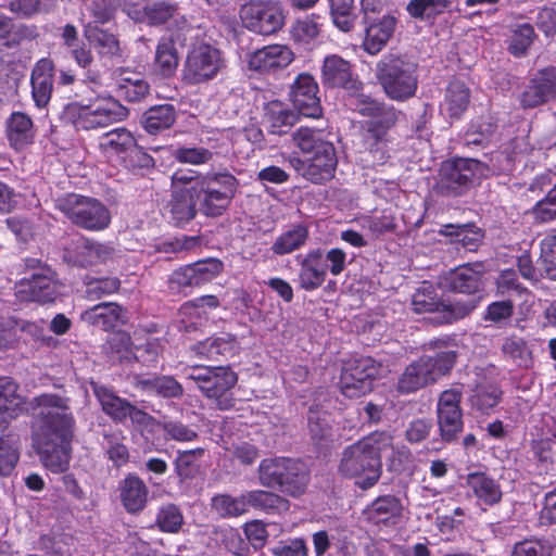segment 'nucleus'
Returning a JSON list of instances; mask_svg holds the SVG:
<instances>
[{
	"mask_svg": "<svg viewBox=\"0 0 556 556\" xmlns=\"http://www.w3.org/2000/svg\"><path fill=\"white\" fill-rule=\"evenodd\" d=\"M34 414L31 440L43 466L51 472H65L70 467L71 442L75 419L70 399L54 393L33 399Z\"/></svg>",
	"mask_w": 556,
	"mask_h": 556,
	"instance_id": "obj_1",
	"label": "nucleus"
},
{
	"mask_svg": "<svg viewBox=\"0 0 556 556\" xmlns=\"http://www.w3.org/2000/svg\"><path fill=\"white\" fill-rule=\"evenodd\" d=\"M293 138L302 152L311 154L306 160L296 159L294 167L313 184H324L333 178L338 157L332 142L321 138L320 130L300 127Z\"/></svg>",
	"mask_w": 556,
	"mask_h": 556,
	"instance_id": "obj_2",
	"label": "nucleus"
},
{
	"mask_svg": "<svg viewBox=\"0 0 556 556\" xmlns=\"http://www.w3.org/2000/svg\"><path fill=\"white\" fill-rule=\"evenodd\" d=\"M417 63L405 54H384L376 65V78L384 94L397 102L413 98L418 88Z\"/></svg>",
	"mask_w": 556,
	"mask_h": 556,
	"instance_id": "obj_3",
	"label": "nucleus"
},
{
	"mask_svg": "<svg viewBox=\"0 0 556 556\" xmlns=\"http://www.w3.org/2000/svg\"><path fill=\"white\" fill-rule=\"evenodd\" d=\"M258 482L268 489L299 497L309 482V473L299 459L289 457L265 458L257 468Z\"/></svg>",
	"mask_w": 556,
	"mask_h": 556,
	"instance_id": "obj_4",
	"label": "nucleus"
},
{
	"mask_svg": "<svg viewBox=\"0 0 556 556\" xmlns=\"http://www.w3.org/2000/svg\"><path fill=\"white\" fill-rule=\"evenodd\" d=\"M488 164L470 157H453L441 164L438 191L447 197H460L489 177Z\"/></svg>",
	"mask_w": 556,
	"mask_h": 556,
	"instance_id": "obj_5",
	"label": "nucleus"
},
{
	"mask_svg": "<svg viewBox=\"0 0 556 556\" xmlns=\"http://www.w3.org/2000/svg\"><path fill=\"white\" fill-rule=\"evenodd\" d=\"M128 114L125 106L116 101L93 108L71 102L64 105L60 118L73 125L77 130H98L123 121Z\"/></svg>",
	"mask_w": 556,
	"mask_h": 556,
	"instance_id": "obj_6",
	"label": "nucleus"
},
{
	"mask_svg": "<svg viewBox=\"0 0 556 556\" xmlns=\"http://www.w3.org/2000/svg\"><path fill=\"white\" fill-rule=\"evenodd\" d=\"M201 198L200 211L208 217L224 214L235 198L239 181L228 172L206 174L194 182Z\"/></svg>",
	"mask_w": 556,
	"mask_h": 556,
	"instance_id": "obj_7",
	"label": "nucleus"
},
{
	"mask_svg": "<svg viewBox=\"0 0 556 556\" xmlns=\"http://www.w3.org/2000/svg\"><path fill=\"white\" fill-rule=\"evenodd\" d=\"M56 207L77 227L90 231L105 229L111 223L109 208L98 199L67 194L56 202Z\"/></svg>",
	"mask_w": 556,
	"mask_h": 556,
	"instance_id": "obj_8",
	"label": "nucleus"
},
{
	"mask_svg": "<svg viewBox=\"0 0 556 556\" xmlns=\"http://www.w3.org/2000/svg\"><path fill=\"white\" fill-rule=\"evenodd\" d=\"M354 97L353 105L363 116L372 117L367 123L365 143L370 150H381L388 130L395 125L397 112L392 105L380 102L369 96L361 93L351 94Z\"/></svg>",
	"mask_w": 556,
	"mask_h": 556,
	"instance_id": "obj_9",
	"label": "nucleus"
},
{
	"mask_svg": "<svg viewBox=\"0 0 556 556\" xmlns=\"http://www.w3.org/2000/svg\"><path fill=\"white\" fill-rule=\"evenodd\" d=\"M189 379L195 382L207 399L214 401L218 409L227 410L235 405L230 390L237 383L238 377L229 366L195 368Z\"/></svg>",
	"mask_w": 556,
	"mask_h": 556,
	"instance_id": "obj_10",
	"label": "nucleus"
},
{
	"mask_svg": "<svg viewBox=\"0 0 556 556\" xmlns=\"http://www.w3.org/2000/svg\"><path fill=\"white\" fill-rule=\"evenodd\" d=\"M225 66L219 49L208 45H193L182 64L181 79L187 85H199L214 79Z\"/></svg>",
	"mask_w": 556,
	"mask_h": 556,
	"instance_id": "obj_11",
	"label": "nucleus"
},
{
	"mask_svg": "<svg viewBox=\"0 0 556 556\" xmlns=\"http://www.w3.org/2000/svg\"><path fill=\"white\" fill-rule=\"evenodd\" d=\"M381 365L370 356H361L343 363L339 388L349 399H357L369 393L374 381L380 375Z\"/></svg>",
	"mask_w": 556,
	"mask_h": 556,
	"instance_id": "obj_12",
	"label": "nucleus"
},
{
	"mask_svg": "<svg viewBox=\"0 0 556 556\" xmlns=\"http://www.w3.org/2000/svg\"><path fill=\"white\" fill-rule=\"evenodd\" d=\"M339 472L344 477L355 478L356 485L369 489L381 477L382 462L358 443L348 446L342 453Z\"/></svg>",
	"mask_w": 556,
	"mask_h": 556,
	"instance_id": "obj_13",
	"label": "nucleus"
},
{
	"mask_svg": "<svg viewBox=\"0 0 556 556\" xmlns=\"http://www.w3.org/2000/svg\"><path fill=\"white\" fill-rule=\"evenodd\" d=\"M413 307L418 314H437V324H452L470 315L479 305V298L466 301L442 300L431 295V292L417 291L413 295Z\"/></svg>",
	"mask_w": 556,
	"mask_h": 556,
	"instance_id": "obj_14",
	"label": "nucleus"
},
{
	"mask_svg": "<svg viewBox=\"0 0 556 556\" xmlns=\"http://www.w3.org/2000/svg\"><path fill=\"white\" fill-rule=\"evenodd\" d=\"M243 26L260 35H273L285 24L280 4L274 0H249L239 11Z\"/></svg>",
	"mask_w": 556,
	"mask_h": 556,
	"instance_id": "obj_15",
	"label": "nucleus"
},
{
	"mask_svg": "<svg viewBox=\"0 0 556 556\" xmlns=\"http://www.w3.org/2000/svg\"><path fill=\"white\" fill-rule=\"evenodd\" d=\"M17 298L21 301L52 303L60 295V285L50 267H40V273H30L17 285Z\"/></svg>",
	"mask_w": 556,
	"mask_h": 556,
	"instance_id": "obj_16",
	"label": "nucleus"
},
{
	"mask_svg": "<svg viewBox=\"0 0 556 556\" xmlns=\"http://www.w3.org/2000/svg\"><path fill=\"white\" fill-rule=\"evenodd\" d=\"M462 392L445 390L440 394L437 407L438 426L443 442L450 443L458 438L463 430V413L459 406Z\"/></svg>",
	"mask_w": 556,
	"mask_h": 556,
	"instance_id": "obj_17",
	"label": "nucleus"
},
{
	"mask_svg": "<svg viewBox=\"0 0 556 556\" xmlns=\"http://www.w3.org/2000/svg\"><path fill=\"white\" fill-rule=\"evenodd\" d=\"M486 267L482 262L467 263L456 267L446 278L450 291L471 295L470 299L482 300L486 283Z\"/></svg>",
	"mask_w": 556,
	"mask_h": 556,
	"instance_id": "obj_18",
	"label": "nucleus"
},
{
	"mask_svg": "<svg viewBox=\"0 0 556 556\" xmlns=\"http://www.w3.org/2000/svg\"><path fill=\"white\" fill-rule=\"evenodd\" d=\"M318 84L308 73L298 75L290 87V100L305 117L318 118L323 114Z\"/></svg>",
	"mask_w": 556,
	"mask_h": 556,
	"instance_id": "obj_19",
	"label": "nucleus"
},
{
	"mask_svg": "<svg viewBox=\"0 0 556 556\" xmlns=\"http://www.w3.org/2000/svg\"><path fill=\"white\" fill-rule=\"evenodd\" d=\"M321 84L326 88H343L350 94H356L363 89L362 81L353 74L351 63L337 54L325 58Z\"/></svg>",
	"mask_w": 556,
	"mask_h": 556,
	"instance_id": "obj_20",
	"label": "nucleus"
},
{
	"mask_svg": "<svg viewBox=\"0 0 556 556\" xmlns=\"http://www.w3.org/2000/svg\"><path fill=\"white\" fill-rule=\"evenodd\" d=\"M556 96V67L539 71L520 96L522 108L532 109L546 103Z\"/></svg>",
	"mask_w": 556,
	"mask_h": 556,
	"instance_id": "obj_21",
	"label": "nucleus"
},
{
	"mask_svg": "<svg viewBox=\"0 0 556 556\" xmlns=\"http://www.w3.org/2000/svg\"><path fill=\"white\" fill-rule=\"evenodd\" d=\"M223 263L216 258H207L195 262L177 269L172 281L179 287H200L212 281L223 270Z\"/></svg>",
	"mask_w": 556,
	"mask_h": 556,
	"instance_id": "obj_22",
	"label": "nucleus"
},
{
	"mask_svg": "<svg viewBox=\"0 0 556 556\" xmlns=\"http://www.w3.org/2000/svg\"><path fill=\"white\" fill-rule=\"evenodd\" d=\"M290 48L271 45L258 49L249 56V68L262 73H270L287 67L293 61Z\"/></svg>",
	"mask_w": 556,
	"mask_h": 556,
	"instance_id": "obj_23",
	"label": "nucleus"
},
{
	"mask_svg": "<svg viewBox=\"0 0 556 556\" xmlns=\"http://www.w3.org/2000/svg\"><path fill=\"white\" fill-rule=\"evenodd\" d=\"M363 24L365 27L364 49L370 54H377L392 38L396 26V18L388 13L366 21Z\"/></svg>",
	"mask_w": 556,
	"mask_h": 556,
	"instance_id": "obj_24",
	"label": "nucleus"
},
{
	"mask_svg": "<svg viewBox=\"0 0 556 556\" xmlns=\"http://www.w3.org/2000/svg\"><path fill=\"white\" fill-rule=\"evenodd\" d=\"M300 264L299 283L305 291L318 289L326 279L327 267L324 265V252L320 249L309 251L305 256H298Z\"/></svg>",
	"mask_w": 556,
	"mask_h": 556,
	"instance_id": "obj_25",
	"label": "nucleus"
},
{
	"mask_svg": "<svg viewBox=\"0 0 556 556\" xmlns=\"http://www.w3.org/2000/svg\"><path fill=\"white\" fill-rule=\"evenodd\" d=\"M54 64L50 59L39 60L30 76L31 96L38 108H45L49 103L54 84Z\"/></svg>",
	"mask_w": 556,
	"mask_h": 556,
	"instance_id": "obj_26",
	"label": "nucleus"
},
{
	"mask_svg": "<svg viewBox=\"0 0 556 556\" xmlns=\"http://www.w3.org/2000/svg\"><path fill=\"white\" fill-rule=\"evenodd\" d=\"M201 198L195 185L173 189L170 213L177 224L188 223L197 215Z\"/></svg>",
	"mask_w": 556,
	"mask_h": 556,
	"instance_id": "obj_27",
	"label": "nucleus"
},
{
	"mask_svg": "<svg viewBox=\"0 0 556 556\" xmlns=\"http://www.w3.org/2000/svg\"><path fill=\"white\" fill-rule=\"evenodd\" d=\"M428 366L422 356L407 365L399 377L396 383L397 393L410 394L434 383V378L431 376Z\"/></svg>",
	"mask_w": 556,
	"mask_h": 556,
	"instance_id": "obj_28",
	"label": "nucleus"
},
{
	"mask_svg": "<svg viewBox=\"0 0 556 556\" xmlns=\"http://www.w3.org/2000/svg\"><path fill=\"white\" fill-rule=\"evenodd\" d=\"M121 502L127 513L136 515L143 510L149 490L138 476L129 473L119 484Z\"/></svg>",
	"mask_w": 556,
	"mask_h": 556,
	"instance_id": "obj_29",
	"label": "nucleus"
},
{
	"mask_svg": "<svg viewBox=\"0 0 556 556\" xmlns=\"http://www.w3.org/2000/svg\"><path fill=\"white\" fill-rule=\"evenodd\" d=\"M90 387L103 413L114 422L124 424L130 402L116 395L115 392L106 386L91 381Z\"/></svg>",
	"mask_w": 556,
	"mask_h": 556,
	"instance_id": "obj_30",
	"label": "nucleus"
},
{
	"mask_svg": "<svg viewBox=\"0 0 556 556\" xmlns=\"http://www.w3.org/2000/svg\"><path fill=\"white\" fill-rule=\"evenodd\" d=\"M125 313L121 305L103 302L83 312L81 319L92 326L109 330L116 327L118 323H125Z\"/></svg>",
	"mask_w": 556,
	"mask_h": 556,
	"instance_id": "obj_31",
	"label": "nucleus"
},
{
	"mask_svg": "<svg viewBox=\"0 0 556 556\" xmlns=\"http://www.w3.org/2000/svg\"><path fill=\"white\" fill-rule=\"evenodd\" d=\"M7 137L15 150L33 143L35 129L31 118L23 112H13L7 121Z\"/></svg>",
	"mask_w": 556,
	"mask_h": 556,
	"instance_id": "obj_32",
	"label": "nucleus"
},
{
	"mask_svg": "<svg viewBox=\"0 0 556 556\" xmlns=\"http://www.w3.org/2000/svg\"><path fill=\"white\" fill-rule=\"evenodd\" d=\"M24 400L11 377H0V421L9 422L23 412Z\"/></svg>",
	"mask_w": 556,
	"mask_h": 556,
	"instance_id": "obj_33",
	"label": "nucleus"
},
{
	"mask_svg": "<svg viewBox=\"0 0 556 556\" xmlns=\"http://www.w3.org/2000/svg\"><path fill=\"white\" fill-rule=\"evenodd\" d=\"M176 121V109L166 103L149 108L141 116L140 124L151 135L169 129Z\"/></svg>",
	"mask_w": 556,
	"mask_h": 556,
	"instance_id": "obj_34",
	"label": "nucleus"
},
{
	"mask_svg": "<svg viewBox=\"0 0 556 556\" xmlns=\"http://www.w3.org/2000/svg\"><path fill=\"white\" fill-rule=\"evenodd\" d=\"M430 349H441L446 345L444 340L430 341L427 344ZM425 363L429 365L431 376L434 382L438 378L447 375L454 367L457 358V352L451 349L439 350L433 356L424 355Z\"/></svg>",
	"mask_w": 556,
	"mask_h": 556,
	"instance_id": "obj_35",
	"label": "nucleus"
},
{
	"mask_svg": "<svg viewBox=\"0 0 556 556\" xmlns=\"http://www.w3.org/2000/svg\"><path fill=\"white\" fill-rule=\"evenodd\" d=\"M179 64L176 42L172 37H162L157 42L154 68L163 77H172Z\"/></svg>",
	"mask_w": 556,
	"mask_h": 556,
	"instance_id": "obj_36",
	"label": "nucleus"
},
{
	"mask_svg": "<svg viewBox=\"0 0 556 556\" xmlns=\"http://www.w3.org/2000/svg\"><path fill=\"white\" fill-rule=\"evenodd\" d=\"M135 138L126 128L119 127L105 132L99 141L100 151L108 157L122 156L134 147Z\"/></svg>",
	"mask_w": 556,
	"mask_h": 556,
	"instance_id": "obj_37",
	"label": "nucleus"
},
{
	"mask_svg": "<svg viewBox=\"0 0 556 556\" xmlns=\"http://www.w3.org/2000/svg\"><path fill=\"white\" fill-rule=\"evenodd\" d=\"M84 35L99 54L110 58L121 55L119 42L113 34L99 28L93 23H88L85 25Z\"/></svg>",
	"mask_w": 556,
	"mask_h": 556,
	"instance_id": "obj_38",
	"label": "nucleus"
},
{
	"mask_svg": "<svg viewBox=\"0 0 556 556\" xmlns=\"http://www.w3.org/2000/svg\"><path fill=\"white\" fill-rule=\"evenodd\" d=\"M137 384L142 391L164 399L180 397L184 393L182 386L172 376L140 379Z\"/></svg>",
	"mask_w": 556,
	"mask_h": 556,
	"instance_id": "obj_39",
	"label": "nucleus"
},
{
	"mask_svg": "<svg viewBox=\"0 0 556 556\" xmlns=\"http://www.w3.org/2000/svg\"><path fill=\"white\" fill-rule=\"evenodd\" d=\"M467 483L476 496L488 505H494L502 498L500 485L483 472L469 473Z\"/></svg>",
	"mask_w": 556,
	"mask_h": 556,
	"instance_id": "obj_40",
	"label": "nucleus"
},
{
	"mask_svg": "<svg viewBox=\"0 0 556 556\" xmlns=\"http://www.w3.org/2000/svg\"><path fill=\"white\" fill-rule=\"evenodd\" d=\"M236 337L226 334L225 337L210 338L199 341L193 350L199 355H203L208 359L217 361L219 356L231 355L236 349Z\"/></svg>",
	"mask_w": 556,
	"mask_h": 556,
	"instance_id": "obj_41",
	"label": "nucleus"
},
{
	"mask_svg": "<svg viewBox=\"0 0 556 556\" xmlns=\"http://www.w3.org/2000/svg\"><path fill=\"white\" fill-rule=\"evenodd\" d=\"M442 233L455 237V242L469 252L478 250L484 236L482 229L472 224L446 225Z\"/></svg>",
	"mask_w": 556,
	"mask_h": 556,
	"instance_id": "obj_42",
	"label": "nucleus"
},
{
	"mask_svg": "<svg viewBox=\"0 0 556 556\" xmlns=\"http://www.w3.org/2000/svg\"><path fill=\"white\" fill-rule=\"evenodd\" d=\"M329 3L330 16L337 28L348 33L351 31L357 21L354 0H327Z\"/></svg>",
	"mask_w": 556,
	"mask_h": 556,
	"instance_id": "obj_43",
	"label": "nucleus"
},
{
	"mask_svg": "<svg viewBox=\"0 0 556 556\" xmlns=\"http://www.w3.org/2000/svg\"><path fill=\"white\" fill-rule=\"evenodd\" d=\"M446 110L452 117H459L470 102V90L460 80L451 81L445 93Z\"/></svg>",
	"mask_w": 556,
	"mask_h": 556,
	"instance_id": "obj_44",
	"label": "nucleus"
},
{
	"mask_svg": "<svg viewBox=\"0 0 556 556\" xmlns=\"http://www.w3.org/2000/svg\"><path fill=\"white\" fill-rule=\"evenodd\" d=\"M91 241L81 237L63 249V261L68 265L88 267L93 265Z\"/></svg>",
	"mask_w": 556,
	"mask_h": 556,
	"instance_id": "obj_45",
	"label": "nucleus"
},
{
	"mask_svg": "<svg viewBox=\"0 0 556 556\" xmlns=\"http://www.w3.org/2000/svg\"><path fill=\"white\" fill-rule=\"evenodd\" d=\"M249 507H254L268 513L287 510L289 501L269 491L254 490L247 492Z\"/></svg>",
	"mask_w": 556,
	"mask_h": 556,
	"instance_id": "obj_46",
	"label": "nucleus"
},
{
	"mask_svg": "<svg viewBox=\"0 0 556 556\" xmlns=\"http://www.w3.org/2000/svg\"><path fill=\"white\" fill-rule=\"evenodd\" d=\"M307 238V228L303 225H298L279 236L274 242L271 251L278 255L291 253L304 245Z\"/></svg>",
	"mask_w": 556,
	"mask_h": 556,
	"instance_id": "obj_47",
	"label": "nucleus"
},
{
	"mask_svg": "<svg viewBox=\"0 0 556 556\" xmlns=\"http://www.w3.org/2000/svg\"><path fill=\"white\" fill-rule=\"evenodd\" d=\"M401 501L394 495H384L376 498L368 508L369 519L375 522H386L390 518L401 515Z\"/></svg>",
	"mask_w": 556,
	"mask_h": 556,
	"instance_id": "obj_48",
	"label": "nucleus"
},
{
	"mask_svg": "<svg viewBox=\"0 0 556 556\" xmlns=\"http://www.w3.org/2000/svg\"><path fill=\"white\" fill-rule=\"evenodd\" d=\"M212 507L222 517H238L249 509L247 492L238 497L228 494H219L213 497Z\"/></svg>",
	"mask_w": 556,
	"mask_h": 556,
	"instance_id": "obj_49",
	"label": "nucleus"
},
{
	"mask_svg": "<svg viewBox=\"0 0 556 556\" xmlns=\"http://www.w3.org/2000/svg\"><path fill=\"white\" fill-rule=\"evenodd\" d=\"M505 357L511 359L519 367H529L532 363V354L527 342L521 338H506L502 344Z\"/></svg>",
	"mask_w": 556,
	"mask_h": 556,
	"instance_id": "obj_50",
	"label": "nucleus"
},
{
	"mask_svg": "<svg viewBox=\"0 0 556 556\" xmlns=\"http://www.w3.org/2000/svg\"><path fill=\"white\" fill-rule=\"evenodd\" d=\"M534 37L533 26L529 23L521 24L513 29L507 50L516 58L523 56L531 47Z\"/></svg>",
	"mask_w": 556,
	"mask_h": 556,
	"instance_id": "obj_51",
	"label": "nucleus"
},
{
	"mask_svg": "<svg viewBox=\"0 0 556 556\" xmlns=\"http://www.w3.org/2000/svg\"><path fill=\"white\" fill-rule=\"evenodd\" d=\"M266 117L274 134L286 132L283 128L291 127L296 121L295 114L277 101L268 104Z\"/></svg>",
	"mask_w": 556,
	"mask_h": 556,
	"instance_id": "obj_52",
	"label": "nucleus"
},
{
	"mask_svg": "<svg viewBox=\"0 0 556 556\" xmlns=\"http://www.w3.org/2000/svg\"><path fill=\"white\" fill-rule=\"evenodd\" d=\"M502 399V390L496 384H482L473 390L470 397L472 407L485 413L495 407Z\"/></svg>",
	"mask_w": 556,
	"mask_h": 556,
	"instance_id": "obj_53",
	"label": "nucleus"
},
{
	"mask_svg": "<svg viewBox=\"0 0 556 556\" xmlns=\"http://www.w3.org/2000/svg\"><path fill=\"white\" fill-rule=\"evenodd\" d=\"M204 454L203 448L179 452L175 460V469L181 480L193 478L198 471L197 460Z\"/></svg>",
	"mask_w": 556,
	"mask_h": 556,
	"instance_id": "obj_54",
	"label": "nucleus"
},
{
	"mask_svg": "<svg viewBox=\"0 0 556 556\" xmlns=\"http://www.w3.org/2000/svg\"><path fill=\"white\" fill-rule=\"evenodd\" d=\"M318 17L315 14H311L298 20L292 28L293 38L304 43L314 40L320 33V24L317 22Z\"/></svg>",
	"mask_w": 556,
	"mask_h": 556,
	"instance_id": "obj_55",
	"label": "nucleus"
},
{
	"mask_svg": "<svg viewBox=\"0 0 556 556\" xmlns=\"http://www.w3.org/2000/svg\"><path fill=\"white\" fill-rule=\"evenodd\" d=\"M122 161L125 167L134 173L154 167V159L139 147L136 141L134 142V147L122 156Z\"/></svg>",
	"mask_w": 556,
	"mask_h": 556,
	"instance_id": "obj_56",
	"label": "nucleus"
},
{
	"mask_svg": "<svg viewBox=\"0 0 556 556\" xmlns=\"http://www.w3.org/2000/svg\"><path fill=\"white\" fill-rule=\"evenodd\" d=\"M156 522L162 531L176 533L181 528L184 517L176 505L167 504L160 509Z\"/></svg>",
	"mask_w": 556,
	"mask_h": 556,
	"instance_id": "obj_57",
	"label": "nucleus"
},
{
	"mask_svg": "<svg viewBox=\"0 0 556 556\" xmlns=\"http://www.w3.org/2000/svg\"><path fill=\"white\" fill-rule=\"evenodd\" d=\"M307 427L313 441L320 442L329 434L326 413L317 407H309L307 412Z\"/></svg>",
	"mask_w": 556,
	"mask_h": 556,
	"instance_id": "obj_58",
	"label": "nucleus"
},
{
	"mask_svg": "<svg viewBox=\"0 0 556 556\" xmlns=\"http://www.w3.org/2000/svg\"><path fill=\"white\" fill-rule=\"evenodd\" d=\"M121 288V280L116 277L96 278L87 283V296L90 300H99L110 295Z\"/></svg>",
	"mask_w": 556,
	"mask_h": 556,
	"instance_id": "obj_59",
	"label": "nucleus"
},
{
	"mask_svg": "<svg viewBox=\"0 0 556 556\" xmlns=\"http://www.w3.org/2000/svg\"><path fill=\"white\" fill-rule=\"evenodd\" d=\"M177 14V5L167 1H157L146 8V16L152 25L165 24Z\"/></svg>",
	"mask_w": 556,
	"mask_h": 556,
	"instance_id": "obj_60",
	"label": "nucleus"
},
{
	"mask_svg": "<svg viewBox=\"0 0 556 556\" xmlns=\"http://www.w3.org/2000/svg\"><path fill=\"white\" fill-rule=\"evenodd\" d=\"M161 428L165 433V438L169 440L190 442L198 438V432L194 429L178 420L164 421Z\"/></svg>",
	"mask_w": 556,
	"mask_h": 556,
	"instance_id": "obj_61",
	"label": "nucleus"
},
{
	"mask_svg": "<svg viewBox=\"0 0 556 556\" xmlns=\"http://www.w3.org/2000/svg\"><path fill=\"white\" fill-rule=\"evenodd\" d=\"M392 435L387 431H376L359 440L357 443L381 459V452L392 446Z\"/></svg>",
	"mask_w": 556,
	"mask_h": 556,
	"instance_id": "obj_62",
	"label": "nucleus"
},
{
	"mask_svg": "<svg viewBox=\"0 0 556 556\" xmlns=\"http://www.w3.org/2000/svg\"><path fill=\"white\" fill-rule=\"evenodd\" d=\"M273 556H307L308 548L301 538L279 541L270 548Z\"/></svg>",
	"mask_w": 556,
	"mask_h": 556,
	"instance_id": "obj_63",
	"label": "nucleus"
},
{
	"mask_svg": "<svg viewBox=\"0 0 556 556\" xmlns=\"http://www.w3.org/2000/svg\"><path fill=\"white\" fill-rule=\"evenodd\" d=\"M541 261L546 276L556 280V236L547 237L542 241Z\"/></svg>",
	"mask_w": 556,
	"mask_h": 556,
	"instance_id": "obj_64",
	"label": "nucleus"
}]
</instances>
